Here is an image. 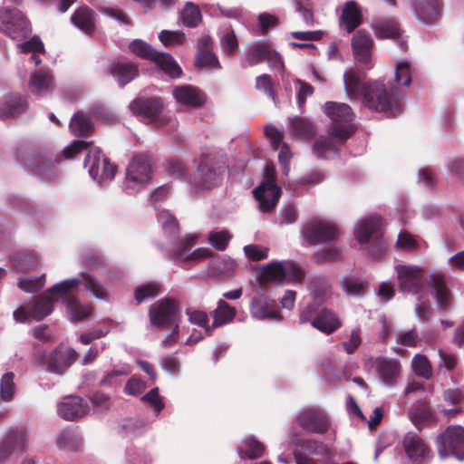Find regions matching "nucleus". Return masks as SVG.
<instances>
[{"instance_id":"f257e3e1","label":"nucleus","mask_w":464,"mask_h":464,"mask_svg":"<svg viewBox=\"0 0 464 464\" xmlns=\"http://www.w3.org/2000/svg\"><path fill=\"white\" fill-rule=\"evenodd\" d=\"M345 92L351 100L362 99V104L372 111L395 117L402 111L404 95L397 88H387L381 81L361 83L355 73L346 71L343 73Z\"/></svg>"},{"instance_id":"f03ea898","label":"nucleus","mask_w":464,"mask_h":464,"mask_svg":"<svg viewBox=\"0 0 464 464\" xmlns=\"http://www.w3.org/2000/svg\"><path fill=\"white\" fill-rule=\"evenodd\" d=\"M113 279H118V276L112 272H109L106 278L101 281L93 274L83 271L78 276L56 283L48 288L47 293L56 301L79 285H82L84 290L94 298L107 300L111 295L108 286Z\"/></svg>"},{"instance_id":"7ed1b4c3","label":"nucleus","mask_w":464,"mask_h":464,"mask_svg":"<svg viewBox=\"0 0 464 464\" xmlns=\"http://www.w3.org/2000/svg\"><path fill=\"white\" fill-rule=\"evenodd\" d=\"M303 233L311 244H329L318 252V259L335 261L339 258L341 251L335 244L337 228L334 224L325 221L311 222L304 227Z\"/></svg>"},{"instance_id":"20e7f679","label":"nucleus","mask_w":464,"mask_h":464,"mask_svg":"<svg viewBox=\"0 0 464 464\" xmlns=\"http://www.w3.org/2000/svg\"><path fill=\"white\" fill-rule=\"evenodd\" d=\"M323 300L324 295L313 291L312 301L301 312L299 323H310L314 328L325 334H330L336 331L342 324L337 315L331 310L326 308L319 309Z\"/></svg>"},{"instance_id":"39448f33","label":"nucleus","mask_w":464,"mask_h":464,"mask_svg":"<svg viewBox=\"0 0 464 464\" xmlns=\"http://www.w3.org/2000/svg\"><path fill=\"white\" fill-rule=\"evenodd\" d=\"M382 228V219L379 216H369L361 219L354 229L356 240L360 244H369V252L374 257L382 256L387 246L380 232Z\"/></svg>"},{"instance_id":"423d86ee","label":"nucleus","mask_w":464,"mask_h":464,"mask_svg":"<svg viewBox=\"0 0 464 464\" xmlns=\"http://www.w3.org/2000/svg\"><path fill=\"white\" fill-rule=\"evenodd\" d=\"M304 271L295 263L285 260L267 264L258 271L261 285L270 283L283 285L285 282L301 283Z\"/></svg>"},{"instance_id":"0eeeda50","label":"nucleus","mask_w":464,"mask_h":464,"mask_svg":"<svg viewBox=\"0 0 464 464\" xmlns=\"http://www.w3.org/2000/svg\"><path fill=\"white\" fill-rule=\"evenodd\" d=\"M130 51L139 57L156 63L170 77H179L182 71L168 53L158 52L142 40L136 39L130 44Z\"/></svg>"},{"instance_id":"6e6552de","label":"nucleus","mask_w":464,"mask_h":464,"mask_svg":"<svg viewBox=\"0 0 464 464\" xmlns=\"http://www.w3.org/2000/svg\"><path fill=\"white\" fill-rule=\"evenodd\" d=\"M0 32L13 40L22 41L31 34L29 22L15 7L3 6L0 9Z\"/></svg>"},{"instance_id":"1a4fd4ad","label":"nucleus","mask_w":464,"mask_h":464,"mask_svg":"<svg viewBox=\"0 0 464 464\" xmlns=\"http://www.w3.org/2000/svg\"><path fill=\"white\" fill-rule=\"evenodd\" d=\"M281 192V188L275 181L274 166L266 165L264 180L253 190L254 197L258 201L260 211L263 213L272 211L279 200Z\"/></svg>"},{"instance_id":"9d476101","label":"nucleus","mask_w":464,"mask_h":464,"mask_svg":"<svg viewBox=\"0 0 464 464\" xmlns=\"http://www.w3.org/2000/svg\"><path fill=\"white\" fill-rule=\"evenodd\" d=\"M438 453L440 458L454 457L464 459V428L459 425L449 426L437 437Z\"/></svg>"},{"instance_id":"9b49d317","label":"nucleus","mask_w":464,"mask_h":464,"mask_svg":"<svg viewBox=\"0 0 464 464\" xmlns=\"http://www.w3.org/2000/svg\"><path fill=\"white\" fill-rule=\"evenodd\" d=\"M84 168L99 185L113 179L116 167L110 163L99 148H91L84 159Z\"/></svg>"},{"instance_id":"f8f14e48","label":"nucleus","mask_w":464,"mask_h":464,"mask_svg":"<svg viewBox=\"0 0 464 464\" xmlns=\"http://www.w3.org/2000/svg\"><path fill=\"white\" fill-rule=\"evenodd\" d=\"M53 298L46 292L34 297V299L27 305L19 306L13 313L14 320L16 323L25 324L31 319L41 321L53 310Z\"/></svg>"},{"instance_id":"ddd939ff","label":"nucleus","mask_w":464,"mask_h":464,"mask_svg":"<svg viewBox=\"0 0 464 464\" xmlns=\"http://www.w3.org/2000/svg\"><path fill=\"white\" fill-rule=\"evenodd\" d=\"M179 316L178 304L172 299H160L149 309L150 324L160 329L178 324Z\"/></svg>"},{"instance_id":"4468645a","label":"nucleus","mask_w":464,"mask_h":464,"mask_svg":"<svg viewBox=\"0 0 464 464\" xmlns=\"http://www.w3.org/2000/svg\"><path fill=\"white\" fill-rule=\"evenodd\" d=\"M249 313L252 318L258 321L281 322L283 320L276 300L263 292L257 293L251 298Z\"/></svg>"},{"instance_id":"2eb2a0df","label":"nucleus","mask_w":464,"mask_h":464,"mask_svg":"<svg viewBox=\"0 0 464 464\" xmlns=\"http://www.w3.org/2000/svg\"><path fill=\"white\" fill-rule=\"evenodd\" d=\"M296 422L302 429L310 433L324 434L330 427L325 411L316 407L301 410L296 414Z\"/></svg>"},{"instance_id":"dca6fc26","label":"nucleus","mask_w":464,"mask_h":464,"mask_svg":"<svg viewBox=\"0 0 464 464\" xmlns=\"http://www.w3.org/2000/svg\"><path fill=\"white\" fill-rule=\"evenodd\" d=\"M131 112L143 121H154L158 126L165 124L164 118H158L163 104L159 98H136L130 105Z\"/></svg>"},{"instance_id":"f3484780","label":"nucleus","mask_w":464,"mask_h":464,"mask_svg":"<svg viewBox=\"0 0 464 464\" xmlns=\"http://www.w3.org/2000/svg\"><path fill=\"white\" fill-rule=\"evenodd\" d=\"M22 165L28 172L44 180L57 175L58 162L41 154H26Z\"/></svg>"},{"instance_id":"a211bd4d","label":"nucleus","mask_w":464,"mask_h":464,"mask_svg":"<svg viewBox=\"0 0 464 464\" xmlns=\"http://www.w3.org/2000/svg\"><path fill=\"white\" fill-rule=\"evenodd\" d=\"M400 289L418 295L424 286L423 270L416 266L398 265L395 267Z\"/></svg>"},{"instance_id":"6ab92c4d","label":"nucleus","mask_w":464,"mask_h":464,"mask_svg":"<svg viewBox=\"0 0 464 464\" xmlns=\"http://www.w3.org/2000/svg\"><path fill=\"white\" fill-rule=\"evenodd\" d=\"M373 366L375 376L380 383L389 388L396 385L401 372V365L397 359L378 357Z\"/></svg>"},{"instance_id":"aec40b11","label":"nucleus","mask_w":464,"mask_h":464,"mask_svg":"<svg viewBox=\"0 0 464 464\" xmlns=\"http://www.w3.org/2000/svg\"><path fill=\"white\" fill-rule=\"evenodd\" d=\"M414 16L420 23L431 25L442 15V0H411Z\"/></svg>"},{"instance_id":"412c9836","label":"nucleus","mask_w":464,"mask_h":464,"mask_svg":"<svg viewBox=\"0 0 464 464\" xmlns=\"http://www.w3.org/2000/svg\"><path fill=\"white\" fill-rule=\"evenodd\" d=\"M406 457L412 464H424L431 456L429 447L422 439L414 432H408L402 440Z\"/></svg>"},{"instance_id":"4be33fe9","label":"nucleus","mask_w":464,"mask_h":464,"mask_svg":"<svg viewBox=\"0 0 464 464\" xmlns=\"http://www.w3.org/2000/svg\"><path fill=\"white\" fill-rule=\"evenodd\" d=\"M151 172L150 157L139 154L130 161L126 170V179L129 182L142 185L150 179Z\"/></svg>"},{"instance_id":"5701e85b","label":"nucleus","mask_w":464,"mask_h":464,"mask_svg":"<svg viewBox=\"0 0 464 464\" xmlns=\"http://www.w3.org/2000/svg\"><path fill=\"white\" fill-rule=\"evenodd\" d=\"M222 173L221 166H215L208 160H203L198 167L194 184L198 188L209 189L221 180Z\"/></svg>"},{"instance_id":"b1692460","label":"nucleus","mask_w":464,"mask_h":464,"mask_svg":"<svg viewBox=\"0 0 464 464\" xmlns=\"http://www.w3.org/2000/svg\"><path fill=\"white\" fill-rule=\"evenodd\" d=\"M57 411L63 420L73 421L85 416L89 406L81 397L67 396L58 404Z\"/></svg>"},{"instance_id":"393cba45","label":"nucleus","mask_w":464,"mask_h":464,"mask_svg":"<svg viewBox=\"0 0 464 464\" xmlns=\"http://www.w3.org/2000/svg\"><path fill=\"white\" fill-rule=\"evenodd\" d=\"M373 40L364 30H358L352 37V49L355 59L363 64L371 62Z\"/></svg>"},{"instance_id":"a878e982","label":"nucleus","mask_w":464,"mask_h":464,"mask_svg":"<svg viewBox=\"0 0 464 464\" xmlns=\"http://www.w3.org/2000/svg\"><path fill=\"white\" fill-rule=\"evenodd\" d=\"M27 87L32 94L45 96L54 90L53 75L45 69H37L31 73Z\"/></svg>"},{"instance_id":"bb28decb","label":"nucleus","mask_w":464,"mask_h":464,"mask_svg":"<svg viewBox=\"0 0 464 464\" xmlns=\"http://www.w3.org/2000/svg\"><path fill=\"white\" fill-rule=\"evenodd\" d=\"M26 437L23 431L12 430L0 440V463L10 459L13 454L23 451Z\"/></svg>"},{"instance_id":"cd10ccee","label":"nucleus","mask_w":464,"mask_h":464,"mask_svg":"<svg viewBox=\"0 0 464 464\" xmlns=\"http://www.w3.org/2000/svg\"><path fill=\"white\" fill-rule=\"evenodd\" d=\"M77 353L72 348L55 350L50 354L47 371L62 375L74 362Z\"/></svg>"},{"instance_id":"c85d7f7f","label":"nucleus","mask_w":464,"mask_h":464,"mask_svg":"<svg viewBox=\"0 0 464 464\" xmlns=\"http://www.w3.org/2000/svg\"><path fill=\"white\" fill-rule=\"evenodd\" d=\"M172 94L178 102L188 107L198 108L206 102L204 92L192 85L176 86Z\"/></svg>"},{"instance_id":"c756f323","label":"nucleus","mask_w":464,"mask_h":464,"mask_svg":"<svg viewBox=\"0 0 464 464\" xmlns=\"http://www.w3.org/2000/svg\"><path fill=\"white\" fill-rule=\"evenodd\" d=\"M27 102L18 94H7L0 99V118H14L25 111Z\"/></svg>"},{"instance_id":"7c9ffc66","label":"nucleus","mask_w":464,"mask_h":464,"mask_svg":"<svg viewBox=\"0 0 464 464\" xmlns=\"http://www.w3.org/2000/svg\"><path fill=\"white\" fill-rule=\"evenodd\" d=\"M372 29L377 38H395L401 35L400 25L392 17H374L372 21Z\"/></svg>"},{"instance_id":"2f4dec72","label":"nucleus","mask_w":464,"mask_h":464,"mask_svg":"<svg viewBox=\"0 0 464 464\" xmlns=\"http://www.w3.org/2000/svg\"><path fill=\"white\" fill-rule=\"evenodd\" d=\"M362 23V16L358 4L354 1L347 2L340 18V24L348 32L352 33Z\"/></svg>"},{"instance_id":"473e14b6","label":"nucleus","mask_w":464,"mask_h":464,"mask_svg":"<svg viewBox=\"0 0 464 464\" xmlns=\"http://www.w3.org/2000/svg\"><path fill=\"white\" fill-rule=\"evenodd\" d=\"M324 112L334 122L348 123L354 119L352 108L343 102H326Z\"/></svg>"},{"instance_id":"72a5a7b5","label":"nucleus","mask_w":464,"mask_h":464,"mask_svg":"<svg viewBox=\"0 0 464 464\" xmlns=\"http://www.w3.org/2000/svg\"><path fill=\"white\" fill-rule=\"evenodd\" d=\"M430 285L439 309L448 310L450 308V293L444 276L440 274L431 275Z\"/></svg>"},{"instance_id":"f704fd0d","label":"nucleus","mask_w":464,"mask_h":464,"mask_svg":"<svg viewBox=\"0 0 464 464\" xmlns=\"http://www.w3.org/2000/svg\"><path fill=\"white\" fill-rule=\"evenodd\" d=\"M72 24L86 34H91L95 29V16L92 9L82 6L71 16Z\"/></svg>"},{"instance_id":"c9c22d12","label":"nucleus","mask_w":464,"mask_h":464,"mask_svg":"<svg viewBox=\"0 0 464 464\" xmlns=\"http://www.w3.org/2000/svg\"><path fill=\"white\" fill-rule=\"evenodd\" d=\"M66 314L70 321L79 322L87 318L91 312L92 306L82 304L77 297L70 295L64 299Z\"/></svg>"},{"instance_id":"e433bc0d","label":"nucleus","mask_w":464,"mask_h":464,"mask_svg":"<svg viewBox=\"0 0 464 464\" xmlns=\"http://www.w3.org/2000/svg\"><path fill=\"white\" fill-rule=\"evenodd\" d=\"M111 73L121 87H124L139 74L137 66L129 62H118L112 64Z\"/></svg>"},{"instance_id":"4c0bfd02","label":"nucleus","mask_w":464,"mask_h":464,"mask_svg":"<svg viewBox=\"0 0 464 464\" xmlns=\"http://www.w3.org/2000/svg\"><path fill=\"white\" fill-rule=\"evenodd\" d=\"M56 445L60 450L77 451L82 448V439L74 429H64L56 435Z\"/></svg>"},{"instance_id":"58836bf2","label":"nucleus","mask_w":464,"mask_h":464,"mask_svg":"<svg viewBox=\"0 0 464 464\" xmlns=\"http://www.w3.org/2000/svg\"><path fill=\"white\" fill-rule=\"evenodd\" d=\"M210 314L213 317L211 327L216 328L232 322L237 314V311L233 306L220 299L218 302L217 308L214 309Z\"/></svg>"},{"instance_id":"ea45409f","label":"nucleus","mask_w":464,"mask_h":464,"mask_svg":"<svg viewBox=\"0 0 464 464\" xmlns=\"http://www.w3.org/2000/svg\"><path fill=\"white\" fill-rule=\"evenodd\" d=\"M265 451L264 445L254 437H246L237 449L238 457L243 459L245 458L256 459L260 458Z\"/></svg>"},{"instance_id":"a19ab883","label":"nucleus","mask_w":464,"mask_h":464,"mask_svg":"<svg viewBox=\"0 0 464 464\" xmlns=\"http://www.w3.org/2000/svg\"><path fill=\"white\" fill-rule=\"evenodd\" d=\"M289 130L293 136L302 139H312L315 133L313 123L301 117L289 119Z\"/></svg>"},{"instance_id":"79ce46f5","label":"nucleus","mask_w":464,"mask_h":464,"mask_svg":"<svg viewBox=\"0 0 464 464\" xmlns=\"http://www.w3.org/2000/svg\"><path fill=\"white\" fill-rule=\"evenodd\" d=\"M412 73L413 68L410 62L406 60L398 62L394 72V82L396 85L392 86L397 88L401 92V88H408L411 83Z\"/></svg>"},{"instance_id":"37998d69","label":"nucleus","mask_w":464,"mask_h":464,"mask_svg":"<svg viewBox=\"0 0 464 464\" xmlns=\"http://www.w3.org/2000/svg\"><path fill=\"white\" fill-rule=\"evenodd\" d=\"M70 130L76 136H85L93 130V123L88 114L79 111L70 121Z\"/></svg>"},{"instance_id":"c03bdc74","label":"nucleus","mask_w":464,"mask_h":464,"mask_svg":"<svg viewBox=\"0 0 464 464\" xmlns=\"http://www.w3.org/2000/svg\"><path fill=\"white\" fill-rule=\"evenodd\" d=\"M162 292L161 285L158 281H148L135 288L134 297L137 304L154 298Z\"/></svg>"},{"instance_id":"a18cd8bd","label":"nucleus","mask_w":464,"mask_h":464,"mask_svg":"<svg viewBox=\"0 0 464 464\" xmlns=\"http://www.w3.org/2000/svg\"><path fill=\"white\" fill-rule=\"evenodd\" d=\"M157 218L161 224L164 233L170 240H175L179 235V225L176 218L166 209L159 210Z\"/></svg>"},{"instance_id":"49530a36","label":"nucleus","mask_w":464,"mask_h":464,"mask_svg":"<svg viewBox=\"0 0 464 464\" xmlns=\"http://www.w3.org/2000/svg\"><path fill=\"white\" fill-rule=\"evenodd\" d=\"M269 46L261 42L254 43L250 45L246 53V61L250 66H253L267 57L270 53Z\"/></svg>"},{"instance_id":"de8ad7c7","label":"nucleus","mask_w":464,"mask_h":464,"mask_svg":"<svg viewBox=\"0 0 464 464\" xmlns=\"http://www.w3.org/2000/svg\"><path fill=\"white\" fill-rule=\"evenodd\" d=\"M196 66L208 71L218 70L221 68L217 55L211 50L198 51L196 57Z\"/></svg>"},{"instance_id":"09e8293b","label":"nucleus","mask_w":464,"mask_h":464,"mask_svg":"<svg viewBox=\"0 0 464 464\" xmlns=\"http://www.w3.org/2000/svg\"><path fill=\"white\" fill-rule=\"evenodd\" d=\"M180 17L184 25L196 27L201 21V13L197 5L188 2L180 13Z\"/></svg>"},{"instance_id":"8fccbe9b","label":"nucleus","mask_w":464,"mask_h":464,"mask_svg":"<svg viewBox=\"0 0 464 464\" xmlns=\"http://www.w3.org/2000/svg\"><path fill=\"white\" fill-rule=\"evenodd\" d=\"M411 367L420 377L429 380L432 376L431 364L425 355L416 354L411 361Z\"/></svg>"},{"instance_id":"3c124183","label":"nucleus","mask_w":464,"mask_h":464,"mask_svg":"<svg viewBox=\"0 0 464 464\" xmlns=\"http://www.w3.org/2000/svg\"><path fill=\"white\" fill-rule=\"evenodd\" d=\"M335 144L325 137H320L314 144L313 151L317 158L326 159L336 152Z\"/></svg>"},{"instance_id":"603ef678","label":"nucleus","mask_w":464,"mask_h":464,"mask_svg":"<svg viewBox=\"0 0 464 464\" xmlns=\"http://www.w3.org/2000/svg\"><path fill=\"white\" fill-rule=\"evenodd\" d=\"M208 239L216 250L224 251L231 239V235L225 229L212 230L208 233Z\"/></svg>"},{"instance_id":"864d4df0","label":"nucleus","mask_w":464,"mask_h":464,"mask_svg":"<svg viewBox=\"0 0 464 464\" xmlns=\"http://www.w3.org/2000/svg\"><path fill=\"white\" fill-rule=\"evenodd\" d=\"M298 446L306 453L317 456H326L329 450L325 444L315 440H304L298 442Z\"/></svg>"},{"instance_id":"5fc2aeb1","label":"nucleus","mask_w":464,"mask_h":464,"mask_svg":"<svg viewBox=\"0 0 464 464\" xmlns=\"http://www.w3.org/2000/svg\"><path fill=\"white\" fill-rule=\"evenodd\" d=\"M45 283V275L36 277H24L19 279L17 286L25 293H35L39 291Z\"/></svg>"},{"instance_id":"6e6d98bb","label":"nucleus","mask_w":464,"mask_h":464,"mask_svg":"<svg viewBox=\"0 0 464 464\" xmlns=\"http://www.w3.org/2000/svg\"><path fill=\"white\" fill-rule=\"evenodd\" d=\"M14 377L13 372H6L3 375L0 383L2 401H9L12 400L15 390Z\"/></svg>"},{"instance_id":"4d7b16f0","label":"nucleus","mask_w":464,"mask_h":464,"mask_svg":"<svg viewBox=\"0 0 464 464\" xmlns=\"http://www.w3.org/2000/svg\"><path fill=\"white\" fill-rule=\"evenodd\" d=\"M256 88L258 91L264 92L275 104L277 103V95L273 89L272 79L268 74H262L256 79Z\"/></svg>"},{"instance_id":"13d9d810","label":"nucleus","mask_w":464,"mask_h":464,"mask_svg":"<svg viewBox=\"0 0 464 464\" xmlns=\"http://www.w3.org/2000/svg\"><path fill=\"white\" fill-rule=\"evenodd\" d=\"M341 286L348 295H360L364 289L363 282L350 276H343L341 279Z\"/></svg>"},{"instance_id":"bf43d9fd","label":"nucleus","mask_w":464,"mask_h":464,"mask_svg":"<svg viewBox=\"0 0 464 464\" xmlns=\"http://www.w3.org/2000/svg\"><path fill=\"white\" fill-rule=\"evenodd\" d=\"M236 267L235 261L230 257H224L211 264V271L216 275H228L234 271Z\"/></svg>"},{"instance_id":"052dcab7","label":"nucleus","mask_w":464,"mask_h":464,"mask_svg":"<svg viewBox=\"0 0 464 464\" xmlns=\"http://www.w3.org/2000/svg\"><path fill=\"white\" fill-rule=\"evenodd\" d=\"M159 39L165 46L181 44L185 40V34L179 31L163 30L159 34Z\"/></svg>"},{"instance_id":"680f3d73","label":"nucleus","mask_w":464,"mask_h":464,"mask_svg":"<svg viewBox=\"0 0 464 464\" xmlns=\"http://www.w3.org/2000/svg\"><path fill=\"white\" fill-rule=\"evenodd\" d=\"M311 0H294L295 12L301 14L304 22L306 25L311 26L314 24L313 14L310 8Z\"/></svg>"},{"instance_id":"e2e57ef3","label":"nucleus","mask_w":464,"mask_h":464,"mask_svg":"<svg viewBox=\"0 0 464 464\" xmlns=\"http://www.w3.org/2000/svg\"><path fill=\"white\" fill-rule=\"evenodd\" d=\"M178 251L179 254L184 258V260L188 261L198 262L212 256V251L206 247L197 248L194 251H183L181 249Z\"/></svg>"},{"instance_id":"0e129e2a","label":"nucleus","mask_w":464,"mask_h":464,"mask_svg":"<svg viewBox=\"0 0 464 464\" xmlns=\"http://www.w3.org/2000/svg\"><path fill=\"white\" fill-rule=\"evenodd\" d=\"M129 372L130 370L128 367H122L121 369L113 370L110 372H107L104 375V377L100 381V385L108 387L117 386L120 383L118 378L120 376L127 375L129 374Z\"/></svg>"},{"instance_id":"69168bd1","label":"nucleus","mask_w":464,"mask_h":464,"mask_svg":"<svg viewBox=\"0 0 464 464\" xmlns=\"http://www.w3.org/2000/svg\"><path fill=\"white\" fill-rule=\"evenodd\" d=\"M295 82L296 85H298V89L296 91V100L298 106L301 108L305 103L307 97L313 94L314 87L300 79H295Z\"/></svg>"},{"instance_id":"338daca9","label":"nucleus","mask_w":464,"mask_h":464,"mask_svg":"<svg viewBox=\"0 0 464 464\" xmlns=\"http://www.w3.org/2000/svg\"><path fill=\"white\" fill-rule=\"evenodd\" d=\"M160 366L163 371L171 375H177L180 372L179 359L173 354L166 355L161 358Z\"/></svg>"},{"instance_id":"774afa93","label":"nucleus","mask_w":464,"mask_h":464,"mask_svg":"<svg viewBox=\"0 0 464 464\" xmlns=\"http://www.w3.org/2000/svg\"><path fill=\"white\" fill-rule=\"evenodd\" d=\"M141 401L149 402L153 406L157 414H159L164 408L162 398L159 395V389L153 388L148 393L141 397Z\"/></svg>"}]
</instances>
